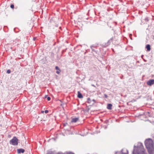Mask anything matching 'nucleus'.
Here are the masks:
<instances>
[{
    "instance_id": "obj_1",
    "label": "nucleus",
    "mask_w": 154,
    "mask_h": 154,
    "mask_svg": "<svg viewBox=\"0 0 154 154\" xmlns=\"http://www.w3.org/2000/svg\"><path fill=\"white\" fill-rule=\"evenodd\" d=\"M145 145L148 150L149 153L151 152V150L153 148V143L150 139H146L145 141Z\"/></svg>"
},
{
    "instance_id": "obj_2",
    "label": "nucleus",
    "mask_w": 154,
    "mask_h": 154,
    "mask_svg": "<svg viewBox=\"0 0 154 154\" xmlns=\"http://www.w3.org/2000/svg\"><path fill=\"white\" fill-rule=\"evenodd\" d=\"M137 151L135 148L133 151V154H146L143 151V149H142L141 151L140 152L139 151L140 150V148H137Z\"/></svg>"
},
{
    "instance_id": "obj_3",
    "label": "nucleus",
    "mask_w": 154,
    "mask_h": 154,
    "mask_svg": "<svg viewBox=\"0 0 154 154\" xmlns=\"http://www.w3.org/2000/svg\"><path fill=\"white\" fill-rule=\"evenodd\" d=\"M18 139L16 137H14L10 141V143L12 145H17L18 144Z\"/></svg>"
},
{
    "instance_id": "obj_4",
    "label": "nucleus",
    "mask_w": 154,
    "mask_h": 154,
    "mask_svg": "<svg viewBox=\"0 0 154 154\" xmlns=\"http://www.w3.org/2000/svg\"><path fill=\"white\" fill-rule=\"evenodd\" d=\"M147 85L151 86L152 85H153L154 84V80L153 79H152L150 80H149L147 82Z\"/></svg>"
},
{
    "instance_id": "obj_5",
    "label": "nucleus",
    "mask_w": 154,
    "mask_h": 154,
    "mask_svg": "<svg viewBox=\"0 0 154 154\" xmlns=\"http://www.w3.org/2000/svg\"><path fill=\"white\" fill-rule=\"evenodd\" d=\"M79 120L78 118H72V119L71 122H76L78 121Z\"/></svg>"
},
{
    "instance_id": "obj_6",
    "label": "nucleus",
    "mask_w": 154,
    "mask_h": 154,
    "mask_svg": "<svg viewBox=\"0 0 154 154\" xmlns=\"http://www.w3.org/2000/svg\"><path fill=\"white\" fill-rule=\"evenodd\" d=\"M24 151V150L23 149H17V152L18 153H23Z\"/></svg>"
},
{
    "instance_id": "obj_7",
    "label": "nucleus",
    "mask_w": 154,
    "mask_h": 154,
    "mask_svg": "<svg viewBox=\"0 0 154 154\" xmlns=\"http://www.w3.org/2000/svg\"><path fill=\"white\" fill-rule=\"evenodd\" d=\"M78 97L80 98H82L83 97L82 95V94L80 93L79 91L78 92Z\"/></svg>"
},
{
    "instance_id": "obj_8",
    "label": "nucleus",
    "mask_w": 154,
    "mask_h": 154,
    "mask_svg": "<svg viewBox=\"0 0 154 154\" xmlns=\"http://www.w3.org/2000/svg\"><path fill=\"white\" fill-rule=\"evenodd\" d=\"M112 105L111 104H109L107 106V108L109 109H112Z\"/></svg>"
},
{
    "instance_id": "obj_9",
    "label": "nucleus",
    "mask_w": 154,
    "mask_h": 154,
    "mask_svg": "<svg viewBox=\"0 0 154 154\" xmlns=\"http://www.w3.org/2000/svg\"><path fill=\"white\" fill-rule=\"evenodd\" d=\"M146 48L147 49V51H149L150 50V46L149 45H147L146 46Z\"/></svg>"
},
{
    "instance_id": "obj_10",
    "label": "nucleus",
    "mask_w": 154,
    "mask_h": 154,
    "mask_svg": "<svg viewBox=\"0 0 154 154\" xmlns=\"http://www.w3.org/2000/svg\"><path fill=\"white\" fill-rule=\"evenodd\" d=\"M57 154H73L71 152H67V153H63L62 152H60L58 153Z\"/></svg>"
},
{
    "instance_id": "obj_11",
    "label": "nucleus",
    "mask_w": 154,
    "mask_h": 154,
    "mask_svg": "<svg viewBox=\"0 0 154 154\" xmlns=\"http://www.w3.org/2000/svg\"><path fill=\"white\" fill-rule=\"evenodd\" d=\"M149 154H154V148L151 150V152Z\"/></svg>"
},
{
    "instance_id": "obj_12",
    "label": "nucleus",
    "mask_w": 154,
    "mask_h": 154,
    "mask_svg": "<svg viewBox=\"0 0 154 154\" xmlns=\"http://www.w3.org/2000/svg\"><path fill=\"white\" fill-rule=\"evenodd\" d=\"M55 69L57 70L60 71V69L57 66H56Z\"/></svg>"
},
{
    "instance_id": "obj_13",
    "label": "nucleus",
    "mask_w": 154,
    "mask_h": 154,
    "mask_svg": "<svg viewBox=\"0 0 154 154\" xmlns=\"http://www.w3.org/2000/svg\"><path fill=\"white\" fill-rule=\"evenodd\" d=\"M11 8L12 9H13L14 8V6L12 4L11 5Z\"/></svg>"
},
{
    "instance_id": "obj_14",
    "label": "nucleus",
    "mask_w": 154,
    "mask_h": 154,
    "mask_svg": "<svg viewBox=\"0 0 154 154\" xmlns=\"http://www.w3.org/2000/svg\"><path fill=\"white\" fill-rule=\"evenodd\" d=\"M60 71L57 70V71L56 73L58 74H59L60 73Z\"/></svg>"
},
{
    "instance_id": "obj_15",
    "label": "nucleus",
    "mask_w": 154,
    "mask_h": 154,
    "mask_svg": "<svg viewBox=\"0 0 154 154\" xmlns=\"http://www.w3.org/2000/svg\"><path fill=\"white\" fill-rule=\"evenodd\" d=\"M7 72L8 73H10L11 72V71L10 70H8L7 71Z\"/></svg>"
},
{
    "instance_id": "obj_16",
    "label": "nucleus",
    "mask_w": 154,
    "mask_h": 154,
    "mask_svg": "<svg viewBox=\"0 0 154 154\" xmlns=\"http://www.w3.org/2000/svg\"><path fill=\"white\" fill-rule=\"evenodd\" d=\"M48 110H45V113H46H46H48Z\"/></svg>"
},
{
    "instance_id": "obj_17",
    "label": "nucleus",
    "mask_w": 154,
    "mask_h": 154,
    "mask_svg": "<svg viewBox=\"0 0 154 154\" xmlns=\"http://www.w3.org/2000/svg\"><path fill=\"white\" fill-rule=\"evenodd\" d=\"M47 100L48 101L50 100V97H48Z\"/></svg>"
},
{
    "instance_id": "obj_18",
    "label": "nucleus",
    "mask_w": 154,
    "mask_h": 154,
    "mask_svg": "<svg viewBox=\"0 0 154 154\" xmlns=\"http://www.w3.org/2000/svg\"><path fill=\"white\" fill-rule=\"evenodd\" d=\"M104 96H105V97L106 98H107L108 97L107 95L106 94H104Z\"/></svg>"
},
{
    "instance_id": "obj_19",
    "label": "nucleus",
    "mask_w": 154,
    "mask_h": 154,
    "mask_svg": "<svg viewBox=\"0 0 154 154\" xmlns=\"http://www.w3.org/2000/svg\"><path fill=\"white\" fill-rule=\"evenodd\" d=\"M36 37L34 38H33V40L35 41L36 39Z\"/></svg>"
},
{
    "instance_id": "obj_20",
    "label": "nucleus",
    "mask_w": 154,
    "mask_h": 154,
    "mask_svg": "<svg viewBox=\"0 0 154 154\" xmlns=\"http://www.w3.org/2000/svg\"><path fill=\"white\" fill-rule=\"evenodd\" d=\"M122 154H128L127 153H122Z\"/></svg>"
},
{
    "instance_id": "obj_21",
    "label": "nucleus",
    "mask_w": 154,
    "mask_h": 154,
    "mask_svg": "<svg viewBox=\"0 0 154 154\" xmlns=\"http://www.w3.org/2000/svg\"><path fill=\"white\" fill-rule=\"evenodd\" d=\"M41 112L42 113H43L44 112V111H42Z\"/></svg>"
},
{
    "instance_id": "obj_22",
    "label": "nucleus",
    "mask_w": 154,
    "mask_h": 154,
    "mask_svg": "<svg viewBox=\"0 0 154 154\" xmlns=\"http://www.w3.org/2000/svg\"><path fill=\"white\" fill-rule=\"evenodd\" d=\"M47 97V96L46 95H45V98H46Z\"/></svg>"
},
{
    "instance_id": "obj_23",
    "label": "nucleus",
    "mask_w": 154,
    "mask_h": 154,
    "mask_svg": "<svg viewBox=\"0 0 154 154\" xmlns=\"http://www.w3.org/2000/svg\"><path fill=\"white\" fill-rule=\"evenodd\" d=\"M48 154H51V153H50V152H49V153H48Z\"/></svg>"
},
{
    "instance_id": "obj_24",
    "label": "nucleus",
    "mask_w": 154,
    "mask_h": 154,
    "mask_svg": "<svg viewBox=\"0 0 154 154\" xmlns=\"http://www.w3.org/2000/svg\"><path fill=\"white\" fill-rule=\"evenodd\" d=\"M134 148H136V146H134Z\"/></svg>"
},
{
    "instance_id": "obj_25",
    "label": "nucleus",
    "mask_w": 154,
    "mask_h": 154,
    "mask_svg": "<svg viewBox=\"0 0 154 154\" xmlns=\"http://www.w3.org/2000/svg\"><path fill=\"white\" fill-rule=\"evenodd\" d=\"M90 98H88V100H90Z\"/></svg>"
},
{
    "instance_id": "obj_26",
    "label": "nucleus",
    "mask_w": 154,
    "mask_h": 154,
    "mask_svg": "<svg viewBox=\"0 0 154 154\" xmlns=\"http://www.w3.org/2000/svg\"><path fill=\"white\" fill-rule=\"evenodd\" d=\"M47 154H48V153H47Z\"/></svg>"
}]
</instances>
